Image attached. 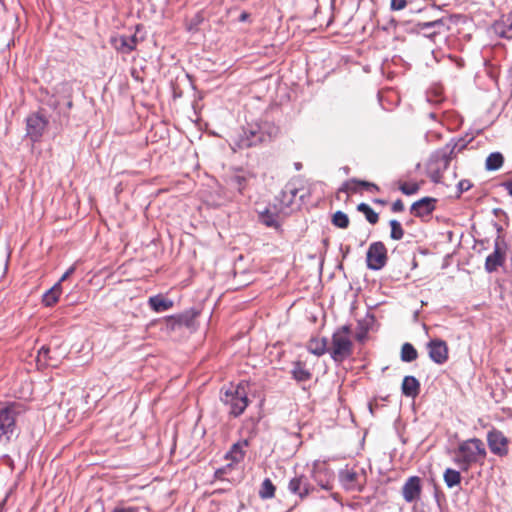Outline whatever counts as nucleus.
<instances>
[{
  "mask_svg": "<svg viewBox=\"0 0 512 512\" xmlns=\"http://www.w3.org/2000/svg\"><path fill=\"white\" fill-rule=\"evenodd\" d=\"M419 381L413 376H406L402 382V392L408 397H415L419 393Z\"/></svg>",
  "mask_w": 512,
  "mask_h": 512,
  "instance_id": "obj_16",
  "label": "nucleus"
},
{
  "mask_svg": "<svg viewBox=\"0 0 512 512\" xmlns=\"http://www.w3.org/2000/svg\"><path fill=\"white\" fill-rule=\"evenodd\" d=\"M406 6V0H391V8L393 10H402Z\"/></svg>",
  "mask_w": 512,
  "mask_h": 512,
  "instance_id": "obj_34",
  "label": "nucleus"
},
{
  "mask_svg": "<svg viewBox=\"0 0 512 512\" xmlns=\"http://www.w3.org/2000/svg\"><path fill=\"white\" fill-rule=\"evenodd\" d=\"M21 413V406L16 403L0 408V441L9 440L13 436L16 419Z\"/></svg>",
  "mask_w": 512,
  "mask_h": 512,
  "instance_id": "obj_4",
  "label": "nucleus"
},
{
  "mask_svg": "<svg viewBox=\"0 0 512 512\" xmlns=\"http://www.w3.org/2000/svg\"><path fill=\"white\" fill-rule=\"evenodd\" d=\"M399 188L405 195H413L419 190V185L415 182L402 183Z\"/></svg>",
  "mask_w": 512,
  "mask_h": 512,
  "instance_id": "obj_30",
  "label": "nucleus"
},
{
  "mask_svg": "<svg viewBox=\"0 0 512 512\" xmlns=\"http://www.w3.org/2000/svg\"><path fill=\"white\" fill-rule=\"evenodd\" d=\"M444 481L449 488L458 485L461 481V475L459 471L448 468L444 472Z\"/></svg>",
  "mask_w": 512,
  "mask_h": 512,
  "instance_id": "obj_22",
  "label": "nucleus"
},
{
  "mask_svg": "<svg viewBox=\"0 0 512 512\" xmlns=\"http://www.w3.org/2000/svg\"><path fill=\"white\" fill-rule=\"evenodd\" d=\"M488 446L496 455L504 456L508 453L507 438L499 431H490L487 435Z\"/></svg>",
  "mask_w": 512,
  "mask_h": 512,
  "instance_id": "obj_8",
  "label": "nucleus"
},
{
  "mask_svg": "<svg viewBox=\"0 0 512 512\" xmlns=\"http://www.w3.org/2000/svg\"><path fill=\"white\" fill-rule=\"evenodd\" d=\"M390 227H391V234H390L391 238L394 240H400L404 235V231H403V228H402L400 222H398L397 220H391Z\"/></svg>",
  "mask_w": 512,
  "mask_h": 512,
  "instance_id": "obj_29",
  "label": "nucleus"
},
{
  "mask_svg": "<svg viewBox=\"0 0 512 512\" xmlns=\"http://www.w3.org/2000/svg\"><path fill=\"white\" fill-rule=\"evenodd\" d=\"M257 141H261V138L257 137V139L242 140V145L243 146H251V145L256 144Z\"/></svg>",
  "mask_w": 512,
  "mask_h": 512,
  "instance_id": "obj_39",
  "label": "nucleus"
},
{
  "mask_svg": "<svg viewBox=\"0 0 512 512\" xmlns=\"http://www.w3.org/2000/svg\"><path fill=\"white\" fill-rule=\"evenodd\" d=\"M434 209V200L431 198H423L417 202H415L411 211L416 216H425L428 215Z\"/></svg>",
  "mask_w": 512,
  "mask_h": 512,
  "instance_id": "obj_14",
  "label": "nucleus"
},
{
  "mask_svg": "<svg viewBox=\"0 0 512 512\" xmlns=\"http://www.w3.org/2000/svg\"><path fill=\"white\" fill-rule=\"evenodd\" d=\"M148 302L155 312H164L173 306V301L166 299L161 295L150 297Z\"/></svg>",
  "mask_w": 512,
  "mask_h": 512,
  "instance_id": "obj_17",
  "label": "nucleus"
},
{
  "mask_svg": "<svg viewBox=\"0 0 512 512\" xmlns=\"http://www.w3.org/2000/svg\"><path fill=\"white\" fill-rule=\"evenodd\" d=\"M387 260V250L383 243H372L367 251V266L372 270L381 269Z\"/></svg>",
  "mask_w": 512,
  "mask_h": 512,
  "instance_id": "obj_6",
  "label": "nucleus"
},
{
  "mask_svg": "<svg viewBox=\"0 0 512 512\" xmlns=\"http://www.w3.org/2000/svg\"><path fill=\"white\" fill-rule=\"evenodd\" d=\"M503 186L505 187V189L508 191L509 195L512 196V180L511 181H508V182H505L503 183Z\"/></svg>",
  "mask_w": 512,
  "mask_h": 512,
  "instance_id": "obj_41",
  "label": "nucleus"
},
{
  "mask_svg": "<svg viewBox=\"0 0 512 512\" xmlns=\"http://www.w3.org/2000/svg\"><path fill=\"white\" fill-rule=\"evenodd\" d=\"M358 210L363 212L368 222L375 224L378 221V214L367 204L361 203L358 205Z\"/></svg>",
  "mask_w": 512,
  "mask_h": 512,
  "instance_id": "obj_26",
  "label": "nucleus"
},
{
  "mask_svg": "<svg viewBox=\"0 0 512 512\" xmlns=\"http://www.w3.org/2000/svg\"><path fill=\"white\" fill-rule=\"evenodd\" d=\"M341 485L348 491H361L365 476L363 470H353L348 467L339 472Z\"/></svg>",
  "mask_w": 512,
  "mask_h": 512,
  "instance_id": "obj_5",
  "label": "nucleus"
},
{
  "mask_svg": "<svg viewBox=\"0 0 512 512\" xmlns=\"http://www.w3.org/2000/svg\"><path fill=\"white\" fill-rule=\"evenodd\" d=\"M416 349L409 343H405L401 349V359L404 362H412L417 358Z\"/></svg>",
  "mask_w": 512,
  "mask_h": 512,
  "instance_id": "obj_23",
  "label": "nucleus"
},
{
  "mask_svg": "<svg viewBox=\"0 0 512 512\" xmlns=\"http://www.w3.org/2000/svg\"><path fill=\"white\" fill-rule=\"evenodd\" d=\"M502 36L507 38L512 37V22L509 24L508 29L502 33Z\"/></svg>",
  "mask_w": 512,
  "mask_h": 512,
  "instance_id": "obj_40",
  "label": "nucleus"
},
{
  "mask_svg": "<svg viewBox=\"0 0 512 512\" xmlns=\"http://www.w3.org/2000/svg\"><path fill=\"white\" fill-rule=\"evenodd\" d=\"M251 135H252L254 138H255V136H256L255 132H253V131L251 132Z\"/></svg>",
  "mask_w": 512,
  "mask_h": 512,
  "instance_id": "obj_45",
  "label": "nucleus"
},
{
  "mask_svg": "<svg viewBox=\"0 0 512 512\" xmlns=\"http://www.w3.org/2000/svg\"><path fill=\"white\" fill-rule=\"evenodd\" d=\"M247 182V178L244 174H235L231 180L230 184L232 187L237 189L239 192H242Z\"/></svg>",
  "mask_w": 512,
  "mask_h": 512,
  "instance_id": "obj_27",
  "label": "nucleus"
},
{
  "mask_svg": "<svg viewBox=\"0 0 512 512\" xmlns=\"http://www.w3.org/2000/svg\"><path fill=\"white\" fill-rule=\"evenodd\" d=\"M245 447H247V441L235 443L230 451L226 454V459L231 461L225 467L216 471V475L221 477L231 469L233 463H239L243 460L245 455Z\"/></svg>",
  "mask_w": 512,
  "mask_h": 512,
  "instance_id": "obj_7",
  "label": "nucleus"
},
{
  "mask_svg": "<svg viewBox=\"0 0 512 512\" xmlns=\"http://www.w3.org/2000/svg\"><path fill=\"white\" fill-rule=\"evenodd\" d=\"M292 374L297 381H306L311 377L310 372L299 362L294 365Z\"/></svg>",
  "mask_w": 512,
  "mask_h": 512,
  "instance_id": "obj_24",
  "label": "nucleus"
},
{
  "mask_svg": "<svg viewBox=\"0 0 512 512\" xmlns=\"http://www.w3.org/2000/svg\"><path fill=\"white\" fill-rule=\"evenodd\" d=\"M313 478L319 483V485L325 489V490H329L331 489V485H330V482L329 481H326V482H323L321 480H318V474L317 472L314 470L313 472Z\"/></svg>",
  "mask_w": 512,
  "mask_h": 512,
  "instance_id": "obj_35",
  "label": "nucleus"
},
{
  "mask_svg": "<svg viewBox=\"0 0 512 512\" xmlns=\"http://www.w3.org/2000/svg\"><path fill=\"white\" fill-rule=\"evenodd\" d=\"M471 187V184L468 180H463L459 182L460 191H467Z\"/></svg>",
  "mask_w": 512,
  "mask_h": 512,
  "instance_id": "obj_37",
  "label": "nucleus"
},
{
  "mask_svg": "<svg viewBox=\"0 0 512 512\" xmlns=\"http://www.w3.org/2000/svg\"><path fill=\"white\" fill-rule=\"evenodd\" d=\"M428 173H429V177L431 178V180L433 182H435V183L440 182V180H441V172H440L439 169L433 170L432 164L429 165Z\"/></svg>",
  "mask_w": 512,
  "mask_h": 512,
  "instance_id": "obj_33",
  "label": "nucleus"
},
{
  "mask_svg": "<svg viewBox=\"0 0 512 512\" xmlns=\"http://www.w3.org/2000/svg\"><path fill=\"white\" fill-rule=\"evenodd\" d=\"M504 260L505 249L496 243L494 252L486 258L485 268L488 272H493L504 263Z\"/></svg>",
  "mask_w": 512,
  "mask_h": 512,
  "instance_id": "obj_13",
  "label": "nucleus"
},
{
  "mask_svg": "<svg viewBox=\"0 0 512 512\" xmlns=\"http://www.w3.org/2000/svg\"><path fill=\"white\" fill-rule=\"evenodd\" d=\"M361 185L365 188H367L370 191H377L378 187L373 184L366 181H357V180H351L343 184L341 190L345 192H355L356 186Z\"/></svg>",
  "mask_w": 512,
  "mask_h": 512,
  "instance_id": "obj_21",
  "label": "nucleus"
},
{
  "mask_svg": "<svg viewBox=\"0 0 512 512\" xmlns=\"http://www.w3.org/2000/svg\"><path fill=\"white\" fill-rule=\"evenodd\" d=\"M75 270V267L74 266H71L63 275L62 277L60 278V280L58 282H60V284L65 281Z\"/></svg>",
  "mask_w": 512,
  "mask_h": 512,
  "instance_id": "obj_36",
  "label": "nucleus"
},
{
  "mask_svg": "<svg viewBox=\"0 0 512 512\" xmlns=\"http://www.w3.org/2000/svg\"><path fill=\"white\" fill-rule=\"evenodd\" d=\"M249 19V14L247 12H242L239 16L240 22H246Z\"/></svg>",
  "mask_w": 512,
  "mask_h": 512,
  "instance_id": "obj_43",
  "label": "nucleus"
},
{
  "mask_svg": "<svg viewBox=\"0 0 512 512\" xmlns=\"http://www.w3.org/2000/svg\"><path fill=\"white\" fill-rule=\"evenodd\" d=\"M248 383L239 382L237 385L230 384L221 394V401L230 409V414L238 416L243 413L248 405Z\"/></svg>",
  "mask_w": 512,
  "mask_h": 512,
  "instance_id": "obj_2",
  "label": "nucleus"
},
{
  "mask_svg": "<svg viewBox=\"0 0 512 512\" xmlns=\"http://www.w3.org/2000/svg\"><path fill=\"white\" fill-rule=\"evenodd\" d=\"M429 356L437 364H443L448 358V348L444 341L435 339L428 343Z\"/></svg>",
  "mask_w": 512,
  "mask_h": 512,
  "instance_id": "obj_10",
  "label": "nucleus"
},
{
  "mask_svg": "<svg viewBox=\"0 0 512 512\" xmlns=\"http://www.w3.org/2000/svg\"><path fill=\"white\" fill-rule=\"evenodd\" d=\"M289 490L300 497H304L309 493L308 483L302 476L295 477L289 482Z\"/></svg>",
  "mask_w": 512,
  "mask_h": 512,
  "instance_id": "obj_15",
  "label": "nucleus"
},
{
  "mask_svg": "<svg viewBox=\"0 0 512 512\" xmlns=\"http://www.w3.org/2000/svg\"><path fill=\"white\" fill-rule=\"evenodd\" d=\"M61 293L62 285H60V282H57L43 295L42 301L44 305L48 307L54 305L58 301Z\"/></svg>",
  "mask_w": 512,
  "mask_h": 512,
  "instance_id": "obj_18",
  "label": "nucleus"
},
{
  "mask_svg": "<svg viewBox=\"0 0 512 512\" xmlns=\"http://www.w3.org/2000/svg\"><path fill=\"white\" fill-rule=\"evenodd\" d=\"M275 487L269 479H265L259 490V495L263 499L272 498L274 496Z\"/></svg>",
  "mask_w": 512,
  "mask_h": 512,
  "instance_id": "obj_25",
  "label": "nucleus"
},
{
  "mask_svg": "<svg viewBox=\"0 0 512 512\" xmlns=\"http://www.w3.org/2000/svg\"><path fill=\"white\" fill-rule=\"evenodd\" d=\"M421 484L420 478L412 476L408 478L402 488V495L406 502H413L420 498Z\"/></svg>",
  "mask_w": 512,
  "mask_h": 512,
  "instance_id": "obj_11",
  "label": "nucleus"
},
{
  "mask_svg": "<svg viewBox=\"0 0 512 512\" xmlns=\"http://www.w3.org/2000/svg\"><path fill=\"white\" fill-rule=\"evenodd\" d=\"M486 457L484 443L478 438L462 441L454 452V462L467 471L473 464L482 463Z\"/></svg>",
  "mask_w": 512,
  "mask_h": 512,
  "instance_id": "obj_1",
  "label": "nucleus"
},
{
  "mask_svg": "<svg viewBox=\"0 0 512 512\" xmlns=\"http://www.w3.org/2000/svg\"><path fill=\"white\" fill-rule=\"evenodd\" d=\"M261 221L265 225L270 226V227H273V226L277 225V221H276L275 217L272 214L268 213V212L263 213L261 215Z\"/></svg>",
  "mask_w": 512,
  "mask_h": 512,
  "instance_id": "obj_32",
  "label": "nucleus"
},
{
  "mask_svg": "<svg viewBox=\"0 0 512 512\" xmlns=\"http://www.w3.org/2000/svg\"><path fill=\"white\" fill-rule=\"evenodd\" d=\"M503 162V155L499 152H493L486 158L485 168L488 171H496L502 167Z\"/></svg>",
  "mask_w": 512,
  "mask_h": 512,
  "instance_id": "obj_20",
  "label": "nucleus"
},
{
  "mask_svg": "<svg viewBox=\"0 0 512 512\" xmlns=\"http://www.w3.org/2000/svg\"><path fill=\"white\" fill-rule=\"evenodd\" d=\"M393 209L395 211H401L403 209V204L400 200L396 201L394 204H393Z\"/></svg>",
  "mask_w": 512,
  "mask_h": 512,
  "instance_id": "obj_42",
  "label": "nucleus"
},
{
  "mask_svg": "<svg viewBox=\"0 0 512 512\" xmlns=\"http://www.w3.org/2000/svg\"><path fill=\"white\" fill-rule=\"evenodd\" d=\"M46 120L38 115L32 114L27 118V135L33 140H38L46 128Z\"/></svg>",
  "mask_w": 512,
  "mask_h": 512,
  "instance_id": "obj_9",
  "label": "nucleus"
},
{
  "mask_svg": "<svg viewBox=\"0 0 512 512\" xmlns=\"http://www.w3.org/2000/svg\"><path fill=\"white\" fill-rule=\"evenodd\" d=\"M112 512H137V510L132 507H117Z\"/></svg>",
  "mask_w": 512,
  "mask_h": 512,
  "instance_id": "obj_38",
  "label": "nucleus"
},
{
  "mask_svg": "<svg viewBox=\"0 0 512 512\" xmlns=\"http://www.w3.org/2000/svg\"><path fill=\"white\" fill-rule=\"evenodd\" d=\"M308 351L314 355L321 356L327 350L325 338H312L307 345Z\"/></svg>",
  "mask_w": 512,
  "mask_h": 512,
  "instance_id": "obj_19",
  "label": "nucleus"
},
{
  "mask_svg": "<svg viewBox=\"0 0 512 512\" xmlns=\"http://www.w3.org/2000/svg\"><path fill=\"white\" fill-rule=\"evenodd\" d=\"M111 44L116 50L129 53L136 47V38L135 36L116 35L111 38Z\"/></svg>",
  "mask_w": 512,
  "mask_h": 512,
  "instance_id": "obj_12",
  "label": "nucleus"
},
{
  "mask_svg": "<svg viewBox=\"0 0 512 512\" xmlns=\"http://www.w3.org/2000/svg\"><path fill=\"white\" fill-rule=\"evenodd\" d=\"M332 223L339 228H346V227H348L349 219L345 213H343L341 211H337L333 215Z\"/></svg>",
  "mask_w": 512,
  "mask_h": 512,
  "instance_id": "obj_28",
  "label": "nucleus"
},
{
  "mask_svg": "<svg viewBox=\"0 0 512 512\" xmlns=\"http://www.w3.org/2000/svg\"><path fill=\"white\" fill-rule=\"evenodd\" d=\"M329 351L335 361H343L351 354L352 341L348 326L341 327L333 334Z\"/></svg>",
  "mask_w": 512,
  "mask_h": 512,
  "instance_id": "obj_3",
  "label": "nucleus"
},
{
  "mask_svg": "<svg viewBox=\"0 0 512 512\" xmlns=\"http://www.w3.org/2000/svg\"><path fill=\"white\" fill-rule=\"evenodd\" d=\"M49 353H50L49 348L42 347L38 352L37 361L40 364H48L47 359L49 358Z\"/></svg>",
  "mask_w": 512,
  "mask_h": 512,
  "instance_id": "obj_31",
  "label": "nucleus"
},
{
  "mask_svg": "<svg viewBox=\"0 0 512 512\" xmlns=\"http://www.w3.org/2000/svg\"><path fill=\"white\" fill-rule=\"evenodd\" d=\"M441 162H442V164H443V167H444V168H445V167L447 166V164H448V160H447V159H444V158H443V159H441Z\"/></svg>",
  "mask_w": 512,
  "mask_h": 512,
  "instance_id": "obj_44",
  "label": "nucleus"
}]
</instances>
